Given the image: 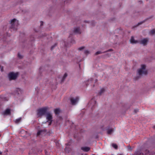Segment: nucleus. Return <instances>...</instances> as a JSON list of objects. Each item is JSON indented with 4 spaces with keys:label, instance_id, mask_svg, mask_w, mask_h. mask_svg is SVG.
I'll return each instance as SVG.
<instances>
[{
    "label": "nucleus",
    "instance_id": "f257e3e1",
    "mask_svg": "<svg viewBox=\"0 0 155 155\" xmlns=\"http://www.w3.org/2000/svg\"><path fill=\"white\" fill-rule=\"evenodd\" d=\"M18 73H14L11 72L8 74V77L10 80H15L16 79L18 76Z\"/></svg>",
    "mask_w": 155,
    "mask_h": 155
},
{
    "label": "nucleus",
    "instance_id": "f03ea898",
    "mask_svg": "<svg viewBox=\"0 0 155 155\" xmlns=\"http://www.w3.org/2000/svg\"><path fill=\"white\" fill-rule=\"evenodd\" d=\"M47 108L46 107L42 108L38 110V115L39 117H40L45 114L46 112Z\"/></svg>",
    "mask_w": 155,
    "mask_h": 155
},
{
    "label": "nucleus",
    "instance_id": "7ed1b4c3",
    "mask_svg": "<svg viewBox=\"0 0 155 155\" xmlns=\"http://www.w3.org/2000/svg\"><path fill=\"white\" fill-rule=\"evenodd\" d=\"M10 23L12 26H17L18 25V21L16 19L14 18L11 20Z\"/></svg>",
    "mask_w": 155,
    "mask_h": 155
},
{
    "label": "nucleus",
    "instance_id": "20e7f679",
    "mask_svg": "<svg viewBox=\"0 0 155 155\" xmlns=\"http://www.w3.org/2000/svg\"><path fill=\"white\" fill-rule=\"evenodd\" d=\"M78 98H71V101L72 104L73 105L75 104L78 101Z\"/></svg>",
    "mask_w": 155,
    "mask_h": 155
},
{
    "label": "nucleus",
    "instance_id": "39448f33",
    "mask_svg": "<svg viewBox=\"0 0 155 155\" xmlns=\"http://www.w3.org/2000/svg\"><path fill=\"white\" fill-rule=\"evenodd\" d=\"M138 72L140 75L146 74H147V71L145 70H141V69H140L138 71Z\"/></svg>",
    "mask_w": 155,
    "mask_h": 155
},
{
    "label": "nucleus",
    "instance_id": "423d86ee",
    "mask_svg": "<svg viewBox=\"0 0 155 155\" xmlns=\"http://www.w3.org/2000/svg\"><path fill=\"white\" fill-rule=\"evenodd\" d=\"M148 41V39L147 38H144L141 41V43L144 45H146Z\"/></svg>",
    "mask_w": 155,
    "mask_h": 155
},
{
    "label": "nucleus",
    "instance_id": "0eeeda50",
    "mask_svg": "<svg viewBox=\"0 0 155 155\" xmlns=\"http://www.w3.org/2000/svg\"><path fill=\"white\" fill-rule=\"evenodd\" d=\"M46 119L48 120V121H50V122H51L52 119V115L49 113L46 116Z\"/></svg>",
    "mask_w": 155,
    "mask_h": 155
},
{
    "label": "nucleus",
    "instance_id": "6e6552de",
    "mask_svg": "<svg viewBox=\"0 0 155 155\" xmlns=\"http://www.w3.org/2000/svg\"><path fill=\"white\" fill-rule=\"evenodd\" d=\"M130 42L131 43L135 44L138 42V41L135 40L133 36H132L130 40Z\"/></svg>",
    "mask_w": 155,
    "mask_h": 155
},
{
    "label": "nucleus",
    "instance_id": "1a4fd4ad",
    "mask_svg": "<svg viewBox=\"0 0 155 155\" xmlns=\"http://www.w3.org/2000/svg\"><path fill=\"white\" fill-rule=\"evenodd\" d=\"M10 114V110L9 109H7L3 113L4 115H8Z\"/></svg>",
    "mask_w": 155,
    "mask_h": 155
},
{
    "label": "nucleus",
    "instance_id": "9d476101",
    "mask_svg": "<svg viewBox=\"0 0 155 155\" xmlns=\"http://www.w3.org/2000/svg\"><path fill=\"white\" fill-rule=\"evenodd\" d=\"M81 149L84 151L87 152L89 151L90 148L89 147H81Z\"/></svg>",
    "mask_w": 155,
    "mask_h": 155
},
{
    "label": "nucleus",
    "instance_id": "9b49d317",
    "mask_svg": "<svg viewBox=\"0 0 155 155\" xmlns=\"http://www.w3.org/2000/svg\"><path fill=\"white\" fill-rule=\"evenodd\" d=\"M54 112L55 114H59L60 112V110L59 108H57L54 110Z\"/></svg>",
    "mask_w": 155,
    "mask_h": 155
},
{
    "label": "nucleus",
    "instance_id": "f8f14e48",
    "mask_svg": "<svg viewBox=\"0 0 155 155\" xmlns=\"http://www.w3.org/2000/svg\"><path fill=\"white\" fill-rule=\"evenodd\" d=\"M113 130L112 129H110L108 130L107 131V133L108 134H111L113 132Z\"/></svg>",
    "mask_w": 155,
    "mask_h": 155
},
{
    "label": "nucleus",
    "instance_id": "ddd939ff",
    "mask_svg": "<svg viewBox=\"0 0 155 155\" xmlns=\"http://www.w3.org/2000/svg\"><path fill=\"white\" fill-rule=\"evenodd\" d=\"M42 133L43 131L42 130L39 131L37 133V135L39 136L40 135H42Z\"/></svg>",
    "mask_w": 155,
    "mask_h": 155
},
{
    "label": "nucleus",
    "instance_id": "4468645a",
    "mask_svg": "<svg viewBox=\"0 0 155 155\" xmlns=\"http://www.w3.org/2000/svg\"><path fill=\"white\" fill-rule=\"evenodd\" d=\"M74 31L76 32V33H79V31H80V29H79V28H76L75 29H74Z\"/></svg>",
    "mask_w": 155,
    "mask_h": 155
},
{
    "label": "nucleus",
    "instance_id": "2eb2a0df",
    "mask_svg": "<svg viewBox=\"0 0 155 155\" xmlns=\"http://www.w3.org/2000/svg\"><path fill=\"white\" fill-rule=\"evenodd\" d=\"M141 66V68L140 69H141V70H145L146 66L145 65H142Z\"/></svg>",
    "mask_w": 155,
    "mask_h": 155
},
{
    "label": "nucleus",
    "instance_id": "dca6fc26",
    "mask_svg": "<svg viewBox=\"0 0 155 155\" xmlns=\"http://www.w3.org/2000/svg\"><path fill=\"white\" fill-rule=\"evenodd\" d=\"M112 146L114 148L116 149H117V146L116 144H112Z\"/></svg>",
    "mask_w": 155,
    "mask_h": 155
},
{
    "label": "nucleus",
    "instance_id": "f3484780",
    "mask_svg": "<svg viewBox=\"0 0 155 155\" xmlns=\"http://www.w3.org/2000/svg\"><path fill=\"white\" fill-rule=\"evenodd\" d=\"M20 120H21V118H19V119H16V120H15V122L16 123H18L20 121Z\"/></svg>",
    "mask_w": 155,
    "mask_h": 155
},
{
    "label": "nucleus",
    "instance_id": "a211bd4d",
    "mask_svg": "<svg viewBox=\"0 0 155 155\" xmlns=\"http://www.w3.org/2000/svg\"><path fill=\"white\" fill-rule=\"evenodd\" d=\"M67 76V74L66 73H65L64 75V76H63V79H64Z\"/></svg>",
    "mask_w": 155,
    "mask_h": 155
},
{
    "label": "nucleus",
    "instance_id": "6ab92c4d",
    "mask_svg": "<svg viewBox=\"0 0 155 155\" xmlns=\"http://www.w3.org/2000/svg\"><path fill=\"white\" fill-rule=\"evenodd\" d=\"M101 51H98L96 53H95V54L96 55H97L99 54H101Z\"/></svg>",
    "mask_w": 155,
    "mask_h": 155
},
{
    "label": "nucleus",
    "instance_id": "aec40b11",
    "mask_svg": "<svg viewBox=\"0 0 155 155\" xmlns=\"http://www.w3.org/2000/svg\"><path fill=\"white\" fill-rule=\"evenodd\" d=\"M151 33L152 34H153L155 33V31L154 30H153L151 31Z\"/></svg>",
    "mask_w": 155,
    "mask_h": 155
},
{
    "label": "nucleus",
    "instance_id": "412c9836",
    "mask_svg": "<svg viewBox=\"0 0 155 155\" xmlns=\"http://www.w3.org/2000/svg\"><path fill=\"white\" fill-rule=\"evenodd\" d=\"M84 48V47H82L79 48V50H81Z\"/></svg>",
    "mask_w": 155,
    "mask_h": 155
},
{
    "label": "nucleus",
    "instance_id": "4be33fe9",
    "mask_svg": "<svg viewBox=\"0 0 155 155\" xmlns=\"http://www.w3.org/2000/svg\"><path fill=\"white\" fill-rule=\"evenodd\" d=\"M18 56L20 58H21L22 57V56L20 54H18Z\"/></svg>",
    "mask_w": 155,
    "mask_h": 155
},
{
    "label": "nucleus",
    "instance_id": "5701e85b",
    "mask_svg": "<svg viewBox=\"0 0 155 155\" xmlns=\"http://www.w3.org/2000/svg\"><path fill=\"white\" fill-rule=\"evenodd\" d=\"M104 89H102L101 90V92L100 93V94H101L102 92L104 91Z\"/></svg>",
    "mask_w": 155,
    "mask_h": 155
},
{
    "label": "nucleus",
    "instance_id": "b1692460",
    "mask_svg": "<svg viewBox=\"0 0 155 155\" xmlns=\"http://www.w3.org/2000/svg\"><path fill=\"white\" fill-rule=\"evenodd\" d=\"M43 23L42 22H41V25H43Z\"/></svg>",
    "mask_w": 155,
    "mask_h": 155
},
{
    "label": "nucleus",
    "instance_id": "393cba45",
    "mask_svg": "<svg viewBox=\"0 0 155 155\" xmlns=\"http://www.w3.org/2000/svg\"><path fill=\"white\" fill-rule=\"evenodd\" d=\"M109 51H111L112 50L111 49H110V50H109Z\"/></svg>",
    "mask_w": 155,
    "mask_h": 155
},
{
    "label": "nucleus",
    "instance_id": "a878e982",
    "mask_svg": "<svg viewBox=\"0 0 155 155\" xmlns=\"http://www.w3.org/2000/svg\"><path fill=\"white\" fill-rule=\"evenodd\" d=\"M2 154V153L0 151V154Z\"/></svg>",
    "mask_w": 155,
    "mask_h": 155
},
{
    "label": "nucleus",
    "instance_id": "bb28decb",
    "mask_svg": "<svg viewBox=\"0 0 155 155\" xmlns=\"http://www.w3.org/2000/svg\"><path fill=\"white\" fill-rule=\"evenodd\" d=\"M86 52L87 53H88V51H86Z\"/></svg>",
    "mask_w": 155,
    "mask_h": 155
}]
</instances>
